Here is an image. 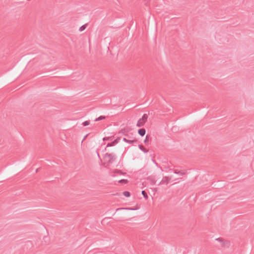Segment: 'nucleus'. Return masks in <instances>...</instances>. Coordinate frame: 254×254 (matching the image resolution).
<instances>
[{
	"mask_svg": "<svg viewBox=\"0 0 254 254\" xmlns=\"http://www.w3.org/2000/svg\"><path fill=\"white\" fill-rule=\"evenodd\" d=\"M105 158H108V163L111 164L114 162L116 159V156L113 153H106L104 155Z\"/></svg>",
	"mask_w": 254,
	"mask_h": 254,
	"instance_id": "f257e3e1",
	"label": "nucleus"
},
{
	"mask_svg": "<svg viewBox=\"0 0 254 254\" xmlns=\"http://www.w3.org/2000/svg\"><path fill=\"white\" fill-rule=\"evenodd\" d=\"M172 179V176H168V177L165 176V177H164L162 178V179L161 181V182L158 184V185H162V184L167 185V184H168V183H169L170 181H171Z\"/></svg>",
	"mask_w": 254,
	"mask_h": 254,
	"instance_id": "f03ea898",
	"label": "nucleus"
},
{
	"mask_svg": "<svg viewBox=\"0 0 254 254\" xmlns=\"http://www.w3.org/2000/svg\"><path fill=\"white\" fill-rule=\"evenodd\" d=\"M169 171L171 172H173L175 174H178L180 176H183L186 174V172L183 171H178L177 170L173 171L172 169H170Z\"/></svg>",
	"mask_w": 254,
	"mask_h": 254,
	"instance_id": "7ed1b4c3",
	"label": "nucleus"
},
{
	"mask_svg": "<svg viewBox=\"0 0 254 254\" xmlns=\"http://www.w3.org/2000/svg\"><path fill=\"white\" fill-rule=\"evenodd\" d=\"M123 140L127 142V143H128L129 144H132L134 142H136L137 141V140L135 139H127V137L126 136L125 137H124L123 138Z\"/></svg>",
	"mask_w": 254,
	"mask_h": 254,
	"instance_id": "20e7f679",
	"label": "nucleus"
},
{
	"mask_svg": "<svg viewBox=\"0 0 254 254\" xmlns=\"http://www.w3.org/2000/svg\"><path fill=\"white\" fill-rule=\"evenodd\" d=\"M119 140H120V138L116 139L115 140H114L112 142L108 143V144L107 145V147H111V146H114L115 145H116L117 143H118L119 142Z\"/></svg>",
	"mask_w": 254,
	"mask_h": 254,
	"instance_id": "39448f33",
	"label": "nucleus"
},
{
	"mask_svg": "<svg viewBox=\"0 0 254 254\" xmlns=\"http://www.w3.org/2000/svg\"><path fill=\"white\" fill-rule=\"evenodd\" d=\"M145 122H144L143 120H142L141 119H140L137 124H136V126L138 127H141L142 126H144V125L145 124Z\"/></svg>",
	"mask_w": 254,
	"mask_h": 254,
	"instance_id": "423d86ee",
	"label": "nucleus"
},
{
	"mask_svg": "<svg viewBox=\"0 0 254 254\" xmlns=\"http://www.w3.org/2000/svg\"><path fill=\"white\" fill-rule=\"evenodd\" d=\"M145 132H146V130L143 128H140V129H138V134L141 136H144L145 134Z\"/></svg>",
	"mask_w": 254,
	"mask_h": 254,
	"instance_id": "0eeeda50",
	"label": "nucleus"
},
{
	"mask_svg": "<svg viewBox=\"0 0 254 254\" xmlns=\"http://www.w3.org/2000/svg\"><path fill=\"white\" fill-rule=\"evenodd\" d=\"M138 147L142 151H143L144 153H147L148 152V150L146 149H145L142 145H138Z\"/></svg>",
	"mask_w": 254,
	"mask_h": 254,
	"instance_id": "6e6552de",
	"label": "nucleus"
},
{
	"mask_svg": "<svg viewBox=\"0 0 254 254\" xmlns=\"http://www.w3.org/2000/svg\"><path fill=\"white\" fill-rule=\"evenodd\" d=\"M148 118V115L146 114H144L141 118H140L144 122H146Z\"/></svg>",
	"mask_w": 254,
	"mask_h": 254,
	"instance_id": "1a4fd4ad",
	"label": "nucleus"
},
{
	"mask_svg": "<svg viewBox=\"0 0 254 254\" xmlns=\"http://www.w3.org/2000/svg\"><path fill=\"white\" fill-rule=\"evenodd\" d=\"M106 118V117L105 116H101L100 117H99L98 118H96L94 121L95 122H97V121H101V120H104Z\"/></svg>",
	"mask_w": 254,
	"mask_h": 254,
	"instance_id": "9d476101",
	"label": "nucleus"
},
{
	"mask_svg": "<svg viewBox=\"0 0 254 254\" xmlns=\"http://www.w3.org/2000/svg\"><path fill=\"white\" fill-rule=\"evenodd\" d=\"M141 193L143 195V196L145 199H147L148 198V197L147 194L145 192V190H142L141 192Z\"/></svg>",
	"mask_w": 254,
	"mask_h": 254,
	"instance_id": "9b49d317",
	"label": "nucleus"
},
{
	"mask_svg": "<svg viewBox=\"0 0 254 254\" xmlns=\"http://www.w3.org/2000/svg\"><path fill=\"white\" fill-rule=\"evenodd\" d=\"M123 194L126 196V197H129L130 196V192L129 191H124L123 192Z\"/></svg>",
	"mask_w": 254,
	"mask_h": 254,
	"instance_id": "f8f14e48",
	"label": "nucleus"
},
{
	"mask_svg": "<svg viewBox=\"0 0 254 254\" xmlns=\"http://www.w3.org/2000/svg\"><path fill=\"white\" fill-rule=\"evenodd\" d=\"M86 25H83L82 26H81L80 28H79V30L81 32V31H83V30H85V29L86 28Z\"/></svg>",
	"mask_w": 254,
	"mask_h": 254,
	"instance_id": "ddd939ff",
	"label": "nucleus"
},
{
	"mask_svg": "<svg viewBox=\"0 0 254 254\" xmlns=\"http://www.w3.org/2000/svg\"><path fill=\"white\" fill-rule=\"evenodd\" d=\"M119 182L120 183L127 184L128 182V181L127 180L122 179V180H120L119 181Z\"/></svg>",
	"mask_w": 254,
	"mask_h": 254,
	"instance_id": "4468645a",
	"label": "nucleus"
},
{
	"mask_svg": "<svg viewBox=\"0 0 254 254\" xmlns=\"http://www.w3.org/2000/svg\"><path fill=\"white\" fill-rule=\"evenodd\" d=\"M82 125L84 126H87L89 125V122L88 121H86L82 123Z\"/></svg>",
	"mask_w": 254,
	"mask_h": 254,
	"instance_id": "2eb2a0df",
	"label": "nucleus"
},
{
	"mask_svg": "<svg viewBox=\"0 0 254 254\" xmlns=\"http://www.w3.org/2000/svg\"><path fill=\"white\" fill-rule=\"evenodd\" d=\"M125 136L127 137V139H132V137L129 134H124Z\"/></svg>",
	"mask_w": 254,
	"mask_h": 254,
	"instance_id": "dca6fc26",
	"label": "nucleus"
},
{
	"mask_svg": "<svg viewBox=\"0 0 254 254\" xmlns=\"http://www.w3.org/2000/svg\"><path fill=\"white\" fill-rule=\"evenodd\" d=\"M119 209H129V210H134V209L130 208H118L117 210H118Z\"/></svg>",
	"mask_w": 254,
	"mask_h": 254,
	"instance_id": "f3484780",
	"label": "nucleus"
},
{
	"mask_svg": "<svg viewBox=\"0 0 254 254\" xmlns=\"http://www.w3.org/2000/svg\"><path fill=\"white\" fill-rule=\"evenodd\" d=\"M148 141V135H146L145 139L144 140V143H147Z\"/></svg>",
	"mask_w": 254,
	"mask_h": 254,
	"instance_id": "a211bd4d",
	"label": "nucleus"
},
{
	"mask_svg": "<svg viewBox=\"0 0 254 254\" xmlns=\"http://www.w3.org/2000/svg\"><path fill=\"white\" fill-rule=\"evenodd\" d=\"M216 240L219 241V242H222V240L221 238L216 239Z\"/></svg>",
	"mask_w": 254,
	"mask_h": 254,
	"instance_id": "6ab92c4d",
	"label": "nucleus"
},
{
	"mask_svg": "<svg viewBox=\"0 0 254 254\" xmlns=\"http://www.w3.org/2000/svg\"><path fill=\"white\" fill-rule=\"evenodd\" d=\"M153 162L157 167H158V164L155 161V160H153Z\"/></svg>",
	"mask_w": 254,
	"mask_h": 254,
	"instance_id": "aec40b11",
	"label": "nucleus"
},
{
	"mask_svg": "<svg viewBox=\"0 0 254 254\" xmlns=\"http://www.w3.org/2000/svg\"><path fill=\"white\" fill-rule=\"evenodd\" d=\"M149 0H145V4H147V2Z\"/></svg>",
	"mask_w": 254,
	"mask_h": 254,
	"instance_id": "412c9836",
	"label": "nucleus"
},
{
	"mask_svg": "<svg viewBox=\"0 0 254 254\" xmlns=\"http://www.w3.org/2000/svg\"><path fill=\"white\" fill-rule=\"evenodd\" d=\"M224 246V244H223V243H222V246Z\"/></svg>",
	"mask_w": 254,
	"mask_h": 254,
	"instance_id": "4be33fe9",
	"label": "nucleus"
},
{
	"mask_svg": "<svg viewBox=\"0 0 254 254\" xmlns=\"http://www.w3.org/2000/svg\"><path fill=\"white\" fill-rule=\"evenodd\" d=\"M160 169L162 171V169L161 167H160Z\"/></svg>",
	"mask_w": 254,
	"mask_h": 254,
	"instance_id": "5701e85b",
	"label": "nucleus"
}]
</instances>
